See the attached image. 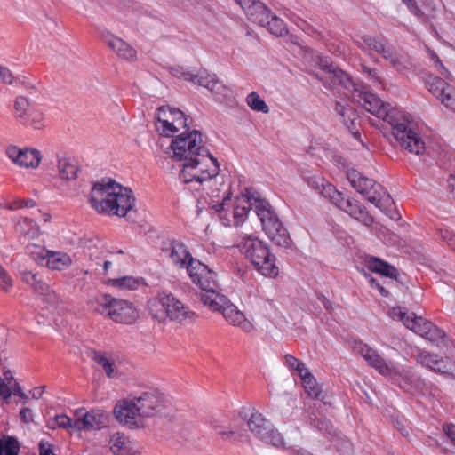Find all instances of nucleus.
Returning <instances> with one entry per match:
<instances>
[{
    "instance_id": "9d476101",
    "label": "nucleus",
    "mask_w": 455,
    "mask_h": 455,
    "mask_svg": "<svg viewBox=\"0 0 455 455\" xmlns=\"http://www.w3.org/2000/svg\"><path fill=\"white\" fill-rule=\"evenodd\" d=\"M388 315L393 320L403 322L406 328L429 340L433 341L443 337V331L432 323L422 317H417L414 313H409L401 307H392Z\"/></svg>"
},
{
    "instance_id": "c03bdc74",
    "label": "nucleus",
    "mask_w": 455,
    "mask_h": 455,
    "mask_svg": "<svg viewBox=\"0 0 455 455\" xmlns=\"http://www.w3.org/2000/svg\"><path fill=\"white\" fill-rule=\"evenodd\" d=\"M109 283L122 290H135L139 287V280L132 276H123L121 278L111 279Z\"/></svg>"
},
{
    "instance_id": "393cba45",
    "label": "nucleus",
    "mask_w": 455,
    "mask_h": 455,
    "mask_svg": "<svg viewBox=\"0 0 455 455\" xmlns=\"http://www.w3.org/2000/svg\"><path fill=\"white\" fill-rule=\"evenodd\" d=\"M71 264L72 259L68 253L48 250L47 256L43 266H45L52 270L60 271L68 268Z\"/></svg>"
},
{
    "instance_id": "f704fd0d",
    "label": "nucleus",
    "mask_w": 455,
    "mask_h": 455,
    "mask_svg": "<svg viewBox=\"0 0 455 455\" xmlns=\"http://www.w3.org/2000/svg\"><path fill=\"white\" fill-rule=\"evenodd\" d=\"M261 27L266 28L271 34L276 36H283L288 33V28L284 21L275 14H270V18L267 20Z\"/></svg>"
},
{
    "instance_id": "774afa93",
    "label": "nucleus",
    "mask_w": 455,
    "mask_h": 455,
    "mask_svg": "<svg viewBox=\"0 0 455 455\" xmlns=\"http://www.w3.org/2000/svg\"><path fill=\"white\" fill-rule=\"evenodd\" d=\"M40 455H55L52 451V446L48 443L41 441L39 443Z\"/></svg>"
},
{
    "instance_id": "f3484780",
    "label": "nucleus",
    "mask_w": 455,
    "mask_h": 455,
    "mask_svg": "<svg viewBox=\"0 0 455 455\" xmlns=\"http://www.w3.org/2000/svg\"><path fill=\"white\" fill-rule=\"evenodd\" d=\"M420 21L435 19L443 10L442 0H402Z\"/></svg>"
},
{
    "instance_id": "2eb2a0df",
    "label": "nucleus",
    "mask_w": 455,
    "mask_h": 455,
    "mask_svg": "<svg viewBox=\"0 0 455 455\" xmlns=\"http://www.w3.org/2000/svg\"><path fill=\"white\" fill-rule=\"evenodd\" d=\"M161 251L179 268H186L188 270L190 263L196 260V259L192 257L185 244L177 240L168 239L163 241Z\"/></svg>"
},
{
    "instance_id": "bf43d9fd",
    "label": "nucleus",
    "mask_w": 455,
    "mask_h": 455,
    "mask_svg": "<svg viewBox=\"0 0 455 455\" xmlns=\"http://www.w3.org/2000/svg\"><path fill=\"white\" fill-rule=\"evenodd\" d=\"M387 60L398 71H401L404 68V58L395 51L393 52L391 57L387 58Z\"/></svg>"
},
{
    "instance_id": "a878e982",
    "label": "nucleus",
    "mask_w": 455,
    "mask_h": 455,
    "mask_svg": "<svg viewBox=\"0 0 455 455\" xmlns=\"http://www.w3.org/2000/svg\"><path fill=\"white\" fill-rule=\"evenodd\" d=\"M15 233L20 239L31 240L40 234L39 226L32 219L23 218L19 220L14 227Z\"/></svg>"
},
{
    "instance_id": "680f3d73",
    "label": "nucleus",
    "mask_w": 455,
    "mask_h": 455,
    "mask_svg": "<svg viewBox=\"0 0 455 455\" xmlns=\"http://www.w3.org/2000/svg\"><path fill=\"white\" fill-rule=\"evenodd\" d=\"M321 194L331 200V202L334 199V196H339V192L332 186L331 184H327L323 186Z\"/></svg>"
},
{
    "instance_id": "473e14b6",
    "label": "nucleus",
    "mask_w": 455,
    "mask_h": 455,
    "mask_svg": "<svg viewBox=\"0 0 455 455\" xmlns=\"http://www.w3.org/2000/svg\"><path fill=\"white\" fill-rule=\"evenodd\" d=\"M333 395L323 390L321 387L315 386V409L319 412H328L332 407Z\"/></svg>"
},
{
    "instance_id": "1a4fd4ad",
    "label": "nucleus",
    "mask_w": 455,
    "mask_h": 455,
    "mask_svg": "<svg viewBox=\"0 0 455 455\" xmlns=\"http://www.w3.org/2000/svg\"><path fill=\"white\" fill-rule=\"evenodd\" d=\"M187 272L192 283L202 291L201 300L204 305L214 299L215 295L220 294L217 291L216 273L200 260L192 261Z\"/></svg>"
},
{
    "instance_id": "0eeeda50",
    "label": "nucleus",
    "mask_w": 455,
    "mask_h": 455,
    "mask_svg": "<svg viewBox=\"0 0 455 455\" xmlns=\"http://www.w3.org/2000/svg\"><path fill=\"white\" fill-rule=\"evenodd\" d=\"M237 247L244 254L254 268L262 275L275 277L279 274V268L275 264L276 258L270 251L268 245L257 236L243 235Z\"/></svg>"
},
{
    "instance_id": "6e6d98bb",
    "label": "nucleus",
    "mask_w": 455,
    "mask_h": 455,
    "mask_svg": "<svg viewBox=\"0 0 455 455\" xmlns=\"http://www.w3.org/2000/svg\"><path fill=\"white\" fill-rule=\"evenodd\" d=\"M36 206V202L33 199H18L13 201L9 206V210H17L22 208H32Z\"/></svg>"
},
{
    "instance_id": "2f4dec72",
    "label": "nucleus",
    "mask_w": 455,
    "mask_h": 455,
    "mask_svg": "<svg viewBox=\"0 0 455 455\" xmlns=\"http://www.w3.org/2000/svg\"><path fill=\"white\" fill-rule=\"evenodd\" d=\"M351 217L363 223L365 226H371L373 223V218L369 214L365 208L355 201L349 203V206L344 211Z\"/></svg>"
},
{
    "instance_id": "bb28decb",
    "label": "nucleus",
    "mask_w": 455,
    "mask_h": 455,
    "mask_svg": "<svg viewBox=\"0 0 455 455\" xmlns=\"http://www.w3.org/2000/svg\"><path fill=\"white\" fill-rule=\"evenodd\" d=\"M277 225L272 226L265 231L267 237L277 246L283 248H291L292 241L287 229L283 226L282 222H277Z\"/></svg>"
},
{
    "instance_id": "e2e57ef3",
    "label": "nucleus",
    "mask_w": 455,
    "mask_h": 455,
    "mask_svg": "<svg viewBox=\"0 0 455 455\" xmlns=\"http://www.w3.org/2000/svg\"><path fill=\"white\" fill-rule=\"evenodd\" d=\"M351 200L349 198H345L344 196L339 192V196L336 197L334 196V199L331 201V203L339 208L342 211H345L346 208L349 206V203Z\"/></svg>"
},
{
    "instance_id": "4468645a",
    "label": "nucleus",
    "mask_w": 455,
    "mask_h": 455,
    "mask_svg": "<svg viewBox=\"0 0 455 455\" xmlns=\"http://www.w3.org/2000/svg\"><path fill=\"white\" fill-rule=\"evenodd\" d=\"M174 76L208 89L219 99L221 96H226L229 92L228 88L217 78L216 75L208 74L206 71H201L198 74H192L189 71H180V74H174Z\"/></svg>"
},
{
    "instance_id": "37998d69",
    "label": "nucleus",
    "mask_w": 455,
    "mask_h": 455,
    "mask_svg": "<svg viewBox=\"0 0 455 455\" xmlns=\"http://www.w3.org/2000/svg\"><path fill=\"white\" fill-rule=\"evenodd\" d=\"M246 102L249 107L255 111L262 112L265 114L269 112V108L267 103L255 92L248 94L246 97Z\"/></svg>"
},
{
    "instance_id": "6e6552de",
    "label": "nucleus",
    "mask_w": 455,
    "mask_h": 455,
    "mask_svg": "<svg viewBox=\"0 0 455 455\" xmlns=\"http://www.w3.org/2000/svg\"><path fill=\"white\" fill-rule=\"evenodd\" d=\"M347 179L358 193L379 210L384 211L393 204L392 198L380 184L363 176L357 171L349 172Z\"/></svg>"
},
{
    "instance_id": "f257e3e1",
    "label": "nucleus",
    "mask_w": 455,
    "mask_h": 455,
    "mask_svg": "<svg viewBox=\"0 0 455 455\" xmlns=\"http://www.w3.org/2000/svg\"><path fill=\"white\" fill-rule=\"evenodd\" d=\"M172 157L182 162L179 179L185 184H198L212 196H219L220 188L212 189V182L218 183L220 164L205 147L201 132L187 129L177 135L171 144Z\"/></svg>"
},
{
    "instance_id": "72a5a7b5",
    "label": "nucleus",
    "mask_w": 455,
    "mask_h": 455,
    "mask_svg": "<svg viewBox=\"0 0 455 455\" xmlns=\"http://www.w3.org/2000/svg\"><path fill=\"white\" fill-rule=\"evenodd\" d=\"M335 110L341 116L343 124L349 130H353L355 127V123L358 119L357 114L350 105H343L340 102H337Z\"/></svg>"
},
{
    "instance_id": "ea45409f",
    "label": "nucleus",
    "mask_w": 455,
    "mask_h": 455,
    "mask_svg": "<svg viewBox=\"0 0 455 455\" xmlns=\"http://www.w3.org/2000/svg\"><path fill=\"white\" fill-rule=\"evenodd\" d=\"M20 449V443L15 437H0V455H19Z\"/></svg>"
},
{
    "instance_id": "6ab92c4d",
    "label": "nucleus",
    "mask_w": 455,
    "mask_h": 455,
    "mask_svg": "<svg viewBox=\"0 0 455 455\" xmlns=\"http://www.w3.org/2000/svg\"><path fill=\"white\" fill-rule=\"evenodd\" d=\"M245 12L250 20L261 26L270 18V9L259 0H235Z\"/></svg>"
},
{
    "instance_id": "a19ab883",
    "label": "nucleus",
    "mask_w": 455,
    "mask_h": 455,
    "mask_svg": "<svg viewBox=\"0 0 455 455\" xmlns=\"http://www.w3.org/2000/svg\"><path fill=\"white\" fill-rule=\"evenodd\" d=\"M20 124L34 129H42L45 126V120L42 112L33 109L28 111L26 118Z\"/></svg>"
},
{
    "instance_id": "cd10ccee",
    "label": "nucleus",
    "mask_w": 455,
    "mask_h": 455,
    "mask_svg": "<svg viewBox=\"0 0 455 455\" xmlns=\"http://www.w3.org/2000/svg\"><path fill=\"white\" fill-rule=\"evenodd\" d=\"M366 266L372 272L378 273L383 276L390 277L393 279H397L398 277L397 269L394 266L379 259V258H367Z\"/></svg>"
},
{
    "instance_id": "4be33fe9",
    "label": "nucleus",
    "mask_w": 455,
    "mask_h": 455,
    "mask_svg": "<svg viewBox=\"0 0 455 455\" xmlns=\"http://www.w3.org/2000/svg\"><path fill=\"white\" fill-rule=\"evenodd\" d=\"M417 360L422 365L438 373L448 374L452 369L449 358H438V355L426 351L419 353Z\"/></svg>"
},
{
    "instance_id": "5fc2aeb1",
    "label": "nucleus",
    "mask_w": 455,
    "mask_h": 455,
    "mask_svg": "<svg viewBox=\"0 0 455 455\" xmlns=\"http://www.w3.org/2000/svg\"><path fill=\"white\" fill-rule=\"evenodd\" d=\"M365 278L371 289L377 290L383 297L388 296L389 293L387 290L377 279L372 277L371 275H366Z\"/></svg>"
},
{
    "instance_id": "0e129e2a",
    "label": "nucleus",
    "mask_w": 455,
    "mask_h": 455,
    "mask_svg": "<svg viewBox=\"0 0 455 455\" xmlns=\"http://www.w3.org/2000/svg\"><path fill=\"white\" fill-rule=\"evenodd\" d=\"M339 451L341 455H353V443L350 441H342L339 446Z\"/></svg>"
},
{
    "instance_id": "c85d7f7f",
    "label": "nucleus",
    "mask_w": 455,
    "mask_h": 455,
    "mask_svg": "<svg viewBox=\"0 0 455 455\" xmlns=\"http://www.w3.org/2000/svg\"><path fill=\"white\" fill-rule=\"evenodd\" d=\"M254 196H250L249 192L238 198L233 207V216L238 221H243L247 215L249 210H254L252 205Z\"/></svg>"
},
{
    "instance_id": "39448f33",
    "label": "nucleus",
    "mask_w": 455,
    "mask_h": 455,
    "mask_svg": "<svg viewBox=\"0 0 455 455\" xmlns=\"http://www.w3.org/2000/svg\"><path fill=\"white\" fill-rule=\"evenodd\" d=\"M148 309L153 319L158 323H164L167 319L180 324L193 323L196 313L187 305L176 299L172 293L164 291L150 299Z\"/></svg>"
},
{
    "instance_id": "603ef678",
    "label": "nucleus",
    "mask_w": 455,
    "mask_h": 455,
    "mask_svg": "<svg viewBox=\"0 0 455 455\" xmlns=\"http://www.w3.org/2000/svg\"><path fill=\"white\" fill-rule=\"evenodd\" d=\"M440 239L446 243V245L455 251V234L449 229H438Z\"/></svg>"
},
{
    "instance_id": "de8ad7c7",
    "label": "nucleus",
    "mask_w": 455,
    "mask_h": 455,
    "mask_svg": "<svg viewBox=\"0 0 455 455\" xmlns=\"http://www.w3.org/2000/svg\"><path fill=\"white\" fill-rule=\"evenodd\" d=\"M361 67L363 74L367 76V77L372 82V84L375 86L381 89L385 88L384 80L380 75V72L378 69L369 68L364 64H362Z\"/></svg>"
},
{
    "instance_id": "e433bc0d",
    "label": "nucleus",
    "mask_w": 455,
    "mask_h": 455,
    "mask_svg": "<svg viewBox=\"0 0 455 455\" xmlns=\"http://www.w3.org/2000/svg\"><path fill=\"white\" fill-rule=\"evenodd\" d=\"M114 298L108 294H102L90 301L92 309L101 315L108 316V311L112 307Z\"/></svg>"
},
{
    "instance_id": "20e7f679",
    "label": "nucleus",
    "mask_w": 455,
    "mask_h": 455,
    "mask_svg": "<svg viewBox=\"0 0 455 455\" xmlns=\"http://www.w3.org/2000/svg\"><path fill=\"white\" fill-rule=\"evenodd\" d=\"M328 72L333 80V84L342 86L351 94L353 100L362 104L365 110L391 125L394 124L388 104L384 103L377 95L359 89L350 76L343 70L332 68L331 66L328 68Z\"/></svg>"
},
{
    "instance_id": "7c9ffc66",
    "label": "nucleus",
    "mask_w": 455,
    "mask_h": 455,
    "mask_svg": "<svg viewBox=\"0 0 455 455\" xmlns=\"http://www.w3.org/2000/svg\"><path fill=\"white\" fill-rule=\"evenodd\" d=\"M90 357L102 367L108 377L112 378L115 376L116 367L114 360L105 352L92 350L90 353Z\"/></svg>"
},
{
    "instance_id": "423d86ee",
    "label": "nucleus",
    "mask_w": 455,
    "mask_h": 455,
    "mask_svg": "<svg viewBox=\"0 0 455 455\" xmlns=\"http://www.w3.org/2000/svg\"><path fill=\"white\" fill-rule=\"evenodd\" d=\"M352 349L379 374L391 378L403 389L409 388L413 377L410 369L403 368L392 361H386L377 350L362 341H355Z\"/></svg>"
},
{
    "instance_id": "58836bf2",
    "label": "nucleus",
    "mask_w": 455,
    "mask_h": 455,
    "mask_svg": "<svg viewBox=\"0 0 455 455\" xmlns=\"http://www.w3.org/2000/svg\"><path fill=\"white\" fill-rule=\"evenodd\" d=\"M295 371L301 379L305 393L307 395V398L310 400L313 392V386L311 385L313 375L311 374L309 369L307 368L303 363H301L300 365L297 367Z\"/></svg>"
},
{
    "instance_id": "c756f323",
    "label": "nucleus",
    "mask_w": 455,
    "mask_h": 455,
    "mask_svg": "<svg viewBox=\"0 0 455 455\" xmlns=\"http://www.w3.org/2000/svg\"><path fill=\"white\" fill-rule=\"evenodd\" d=\"M57 167L60 179L65 180H73L76 179L79 168L70 158H60Z\"/></svg>"
},
{
    "instance_id": "f8f14e48",
    "label": "nucleus",
    "mask_w": 455,
    "mask_h": 455,
    "mask_svg": "<svg viewBox=\"0 0 455 455\" xmlns=\"http://www.w3.org/2000/svg\"><path fill=\"white\" fill-rule=\"evenodd\" d=\"M156 129L164 136L174 137L180 129H188V117L182 111L162 106L156 109Z\"/></svg>"
},
{
    "instance_id": "f03ea898",
    "label": "nucleus",
    "mask_w": 455,
    "mask_h": 455,
    "mask_svg": "<svg viewBox=\"0 0 455 455\" xmlns=\"http://www.w3.org/2000/svg\"><path fill=\"white\" fill-rule=\"evenodd\" d=\"M164 408V395L151 389L119 401L114 414L121 424L135 429L144 427L146 419L158 415Z\"/></svg>"
},
{
    "instance_id": "052dcab7",
    "label": "nucleus",
    "mask_w": 455,
    "mask_h": 455,
    "mask_svg": "<svg viewBox=\"0 0 455 455\" xmlns=\"http://www.w3.org/2000/svg\"><path fill=\"white\" fill-rule=\"evenodd\" d=\"M13 79L14 77L11 70L8 68L0 65V83L12 84Z\"/></svg>"
},
{
    "instance_id": "4c0bfd02",
    "label": "nucleus",
    "mask_w": 455,
    "mask_h": 455,
    "mask_svg": "<svg viewBox=\"0 0 455 455\" xmlns=\"http://www.w3.org/2000/svg\"><path fill=\"white\" fill-rule=\"evenodd\" d=\"M427 86L429 92L440 99V100L446 94L448 88L451 87L437 76H429L427 81Z\"/></svg>"
},
{
    "instance_id": "8fccbe9b",
    "label": "nucleus",
    "mask_w": 455,
    "mask_h": 455,
    "mask_svg": "<svg viewBox=\"0 0 455 455\" xmlns=\"http://www.w3.org/2000/svg\"><path fill=\"white\" fill-rule=\"evenodd\" d=\"M47 426L51 429H54L57 427L62 428H75L74 421L65 414L56 415L53 419L48 421Z\"/></svg>"
},
{
    "instance_id": "49530a36",
    "label": "nucleus",
    "mask_w": 455,
    "mask_h": 455,
    "mask_svg": "<svg viewBox=\"0 0 455 455\" xmlns=\"http://www.w3.org/2000/svg\"><path fill=\"white\" fill-rule=\"evenodd\" d=\"M265 437L266 438L262 439V442L271 444L276 448H284L285 446L283 436L276 428L274 427V426L270 428Z\"/></svg>"
},
{
    "instance_id": "7ed1b4c3",
    "label": "nucleus",
    "mask_w": 455,
    "mask_h": 455,
    "mask_svg": "<svg viewBox=\"0 0 455 455\" xmlns=\"http://www.w3.org/2000/svg\"><path fill=\"white\" fill-rule=\"evenodd\" d=\"M90 203L99 213L125 217L134 207L135 197L131 189L109 180L94 184Z\"/></svg>"
},
{
    "instance_id": "ddd939ff",
    "label": "nucleus",
    "mask_w": 455,
    "mask_h": 455,
    "mask_svg": "<svg viewBox=\"0 0 455 455\" xmlns=\"http://www.w3.org/2000/svg\"><path fill=\"white\" fill-rule=\"evenodd\" d=\"M393 134L401 147L408 152L421 155L426 149V144L420 134L410 128L404 123L393 124Z\"/></svg>"
},
{
    "instance_id": "9b49d317",
    "label": "nucleus",
    "mask_w": 455,
    "mask_h": 455,
    "mask_svg": "<svg viewBox=\"0 0 455 455\" xmlns=\"http://www.w3.org/2000/svg\"><path fill=\"white\" fill-rule=\"evenodd\" d=\"M213 312H220L225 320L231 325L239 327L244 332L254 330L252 323L246 318L243 312L239 310L225 295H215L214 299L206 305Z\"/></svg>"
},
{
    "instance_id": "09e8293b",
    "label": "nucleus",
    "mask_w": 455,
    "mask_h": 455,
    "mask_svg": "<svg viewBox=\"0 0 455 455\" xmlns=\"http://www.w3.org/2000/svg\"><path fill=\"white\" fill-rule=\"evenodd\" d=\"M383 44L384 43L379 38L365 36L362 37V42L359 43V47L363 51L366 48H369L379 52V51H383Z\"/></svg>"
},
{
    "instance_id": "dca6fc26",
    "label": "nucleus",
    "mask_w": 455,
    "mask_h": 455,
    "mask_svg": "<svg viewBox=\"0 0 455 455\" xmlns=\"http://www.w3.org/2000/svg\"><path fill=\"white\" fill-rule=\"evenodd\" d=\"M6 156L16 165L21 168L36 169L41 162V153L35 148H20L14 145H9L5 148Z\"/></svg>"
},
{
    "instance_id": "aec40b11",
    "label": "nucleus",
    "mask_w": 455,
    "mask_h": 455,
    "mask_svg": "<svg viewBox=\"0 0 455 455\" xmlns=\"http://www.w3.org/2000/svg\"><path fill=\"white\" fill-rule=\"evenodd\" d=\"M107 425V415L100 410H92L82 418L74 420V427L79 431L100 429Z\"/></svg>"
},
{
    "instance_id": "79ce46f5",
    "label": "nucleus",
    "mask_w": 455,
    "mask_h": 455,
    "mask_svg": "<svg viewBox=\"0 0 455 455\" xmlns=\"http://www.w3.org/2000/svg\"><path fill=\"white\" fill-rule=\"evenodd\" d=\"M31 110L29 108V101L24 96H17L14 100V117L15 119L20 123L26 118V116L28 114V111Z\"/></svg>"
},
{
    "instance_id": "a18cd8bd",
    "label": "nucleus",
    "mask_w": 455,
    "mask_h": 455,
    "mask_svg": "<svg viewBox=\"0 0 455 455\" xmlns=\"http://www.w3.org/2000/svg\"><path fill=\"white\" fill-rule=\"evenodd\" d=\"M27 253L32 257V259L37 263L44 265L48 250L43 246L29 243L26 247Z\"/></svg>"
},
{
    "instance_id": "b1692460",
    "label": "nucleus",
    "mask_w": 455,
    "mask_h": 455,
    "mask_svg": "<svg viewBox=\"0 0 455 455\" xmlns=\"http://www.w3.org/2000/svg\"><path fill=\"white\" fill-rule=\"evenodd\" d=\"M247 426L252 435L262 441L263 438L267 435L273 424L267 419L261 413L253 412L247 421Z\"/></svg>"
},
{
    "instance_id": "69168bd1",
    "label": "nucleus",
    "mask_w": 455,
    "mask_h": 455,
    "mask_svg": "<svg viewBox=\"0 0 455 455\" xmlns=\"http://www.w3.org/2000/svg\"><path fill=\"white\" fill-rule=\"evenodd\" d=\"M302 362H300L298 358L291 355H285L284 356V364L290 369L295 371L297 367L300 365Z\"/></svg>"
},
{
    "instance_id": "13d9d810",
    "label": "nucleus",
    "mask_w": 455,
    "mask_h": 455,
    "mask_svg": "<svg viewBox=\"0 0 455 455\" xmlns=\"http://www.w3.org/2000/svg\"><path fill=\"white\" fill-rule=\"evenodd\" d=\"M215 433L217 435L221 437L224 441H233L235 440V431L221 427H215Z\"/></svg>"
},
{
    "instance_id": "4d7b16f0",
    "label": "nucleus",
    "mask_w": 455,
    "mask_h": 455,
    "mask_svg": "<svg viewBox=\"0 0 455 455\" xmlns=\"http://www.w3.org/2000/svg\"><path fill=\"white\" fill-rule=\"evenodd\" d=\"M441 101L446 108L455 111V89L452 87L448 88L446 94L442 98Z\"/></svg>"
},
{
    "instance_id": "5701e85b",
    "label": "nucleus",
    "mask_w": 455,
    "mask_h": 455,
    "mask_svg": "<svg viewBox=\"0 0 455 455\" xmlns=\"http://www.w3.org/2000/svg\"><path fill=\"white\" fill-rule=\"evenodd\" d=\"M103 38L105 43L108 45V47L115 52L120 58L126 60H134L137 58L136 50L129 45L123 39L110 35L108 33L107 35H103Z\"/></svg>"
},
{
    "instance_id": "c9c22d12",
    "label": "nucleus",
    "mask_w": 455,
    "mask_h": 455,
    "mask_svg": "<svg viewBox=\"0 0 455 455\" xmlns=\"http://www.w3.org/2000/svg\"><path fill=\"white\" fill-rule=\"evenodd\" d=\"M21 277L27 284L40 294H45L49 291V286L39 278L37 274L31 271H22Z\"/></svg>"
},
{
    "instance_id": "864d4df0",
    "label": "nucleus",
    "mask_w": 455,
    "mask_h": 455,
    "mask_svg": "<svg viewBox=\"0 0 455 455\" xmlns=\"http://www.w3.org/2000/svg\"><path fill=\"white\" fill-rule=\"evenodd\" d=\"M427 53L429 55V58L432 60V61L435 63V68L439 71V73L443 76L444 77L448 78L450 76V73L446 69V68L443 65L440 59L438 58L437 54L430 50L427 49Z\"/></svg>"
},
{
    "instance_id": "412c9836",
    "label": "nucleus",
    "mask_w": 455,
    "mask_h": 455,
    "mask_svg": "<svg viewBox=\"0 0 455 455\" xmlns=\"http://www.w3.org/2000/svg\"><path fill=\"white\" fill-rule=\"evenodd\" d=\"M252 205L254 212L260 220L264 231H267L274 225H277L280 220L277 218L275 212L272 210L271 205L266 200L260 198H253Z\"/></svg>"
},
{
    "instance_id": "a211bd4d",
    "label": "nucleus",
    "mask_w": 455,
    "mask_h": 455,
    "mask_svg": "<svg viewBox=\"0 0 455 455\" xmlns=\"http://www.w3.org/2000/svg\"><path fill=\"white\" fill-rule=\"evenodd\" d=\"M137 316V310L132 303L114 298L112 307L108 311L110 319L116 323L129 324L133 323Z\"/></svg>"
},
{
    "instance_id": "338daca9",
    "label": "nucleus",
    "mask_w": 455,
    "mask_h": 455,
    "mask_svg": "<svg viewBox=\"0 0 455 455\" xmlns=\"http://www.w3.org/2000/svg\"><path fill=\"white\" fill-rule=\"evenodd\" d=\"M13 384H9L7 382H4L0 386V395L4 398H10L12 391Z\"/></svg>"
},
{
    "instance_id": "3c124183",
    "label": "nucleus",
    "mask_w": 455,
    "mask_h": 455,
    "mask_svg": "<svg viewBox=\"0 0 455 455\" xmlns=\"http://www.w3.org/2000/svg\"><path fill=\"white\" fill-rule=\"evenodd\" d=\"M13 287V281L8 272L0 265V290L9 292Z\"/></svg>"
}]
</instances>
